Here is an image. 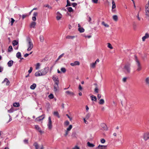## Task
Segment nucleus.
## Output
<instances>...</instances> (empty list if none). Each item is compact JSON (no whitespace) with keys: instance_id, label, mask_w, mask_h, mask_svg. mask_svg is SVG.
Instances as JSON below:
<instances>
[{"instance_id":"nucleus-10","label":"nucleus","mask_w":149,"mask_h":149,"mask_svg":"<svg viewBox=\"0 0 149 149\" xmlns=\"http://www.w3.org/2000/svg\"><path fill=\"white\" fill-rule=\"evenodd\" d=\"M45 118V115L44 114L36 118L35 119V121L36 122H39L41 120H42L43 119Z\"/></svg>"},{"instance_id":"nucleus-57","label":"nucleus","mask_w":149,"mask_h":149,"mask_svg":"<svg viewBox=\"0 0 149 149\" xmlns=\"http://www.w3.org/2000/svg\"><path fill=\"white\" fill-rule=\"evenodd\" d=\"M127 79V78L126 77L123 78V81L124 82H125L126 81Z\"/></svg>"},{"instance_id":"nucleus-42","label":"nucleus","mask_w":149,"mask_h":149,"mask_svg":"<svg viewBox=\"0 0 149 149\" xmlns=\"http://www.w3.org/2000/svg\"><path fill=\"white\" fill-rule=\"evenodd\" d=\"M54 114L58 117V118H60V116L59 115L57 111H55L54 112Z\"/></svg>"},{"instance_id":"nucleus-24","label":"nucleus","mask_w":149,"mask_h":149,"mask_svg":"<svg viewBox=\"0 0 149 149\" xmlns=\"http://www.w3.org/2000/svg\"><path fill=\"white\" fill-rule=\"evenodd\" d=\"M90 97L91 98V100L92 101H96L97 99L95 96H94L93 95H92Z\"/></svg>"},{"instance_id":"nucleus-31","label":"nucleus","mask_w":149,"mask_h":149,"mask_svg":"<svg viewBox=\"0 0 149 149\" xmlns=\"http://www.w3.org/2000/svg\"><path fill=\"white\" fill-rule=\"evenodd\" d=\"M145 81L146 84L149 87V77L147 78L146 79Z\"/></svg>"},{"instance_id":"nucleus-35","label":"nucleus","mask_w":149,"mask_h":149,"mask_svg":"<svg viewBox=\"0 0 149 149\" xmlns=\"http://www.w3.org/2000/svg\"><path fill=\"white\" fill-rule=\"evenodd\" d=\"M40 65L39 63H38L36 65V70H38L39 69Z\"/></svg>"},{"instance_id":"nucleus-64","label":"nucleus","mask_w":149,"mask_h":149,"mask_svg":"<svg viewBox=\"0 0 149 149\" xmlns=\"http://www.w3.org/2000/svg\"><path fill=\"white\" fill-rule=\"evenodd\" d=\"M36 17H32V19L34 21H35L36 20Z\"/></svg>"},{"instance_id":"nucleus-29","label":"nucleus","mask_w":149,"mask_h":149,"mask_svg":"<svg viewBox=\"0 0 149 149\" xmlns=\"http://www.w3.org/2000/svg\"><path fill=\"white\" fill-rule=\"evenodd\" d=\"M96 65L93 63H91L90 64V67L92 68H94L96 67Z\"/></svg>"},{"instance_id":"nucleus-14","label":"nucleus","mask_w":149,"mask_h":149,"mask_svg":"<svg viewBox=\"0 0 149 149\" xmlns=\"http://www.w3.org/2000/svg\"><path fill=\"white\" fill-rule=\"evenodd\" d=\"M58 84L59 83H57L54 84V90L55 92H57L58 89Z\"/></svg>"},{"instance_id":"nucleus-49","label":"nucleus","mask_w":149,"mask_h":149,"mask_svg":"<svg viewBox=\"0 0 149 149\" xmlns=\"http://www.w3.org/2000/svg\"><path fill=\"white\" fill-rule=\"evenodd\" d=\"M69 122L68 120H67V121H65V122L64 123V124L66 126H68V125H69Z\"/></svg>"},{"instance_id":"nucleus-7","label":"nucleus","mask_w":149,"mask_h":149,"mask_svg":"<svg viewBox=\"0 0 149 149\" xmlns=\"http://www.w3.org/2000/svg\"><path fill=\"white\" fill-rule=\"evenodd\" d=\"M112 7L111 11L113 13H114L116 11V10L115 9V8H116V5L115 3L113 0H112Z\"/></svg>"},{"instance_id":"nucleus-4","label":"nucleus","mask_w":149,"mask_h":149,"mask_svg":"<svg viewBox=\"0 0 149 149\" xmlns=\"http://www.w3.org/2000/svg\"><path fill=\"white\" fill-rule=\"evenodd\" d=\"M49 70V68L46 67L42 70H40L42 74V75H45L48 72Z\"/></svg>"},{"instance_id":"nucleus-17","label":"nucleus","mask_w":149,"mask_h":149,"mask_svg":"<svg viewBox=\"0 0 149 149\" xmlns=\"http://www.w3.org/2000/svg\"><path fill=\"white\" fill-rule=\"evenodd\" d=\"M35 75L36 77L40 76H42V73L40 70H39L37 72H36L35 73Z\"/></svg>"},{"instance_id":"nucleus-33","label":"nucleus","mask_w":149,"mask_h":149,"mask_svg":"<svg viewBox=\"0 0 149 149\" xmlns=\"http://www.w3.org/2000/svg\"><path fill=\"white\" fill-rule=\"evenodd\" d=\"M13 106L14 107H19V106L20 104L18 102H15L13 103Z\"/></svg>"},{"instance_id":"nucleus-13","label":"nucleus","mask_w":149,"mask_h":149,"mask_svg":"<svg viewBox=\"0 0 149 149\" xmlns=\"http://www.w3.org/2000/svg\"><path fill=\"white\" fill-rule=\"evenodd\" d=\"M56 15V18L57 20H60L62 17V14L58 12L57 13Z\"/></svg>"},{"instance_id":"nucleus-19","label":"nucleus","mask_w":149,"mask_h":149,"mask_svg":"<svg viewBox=\"0 0 149 149\" xmlns=\"http://www.w3.org/2000/svg\"><path fill=\"white\" fill-rule=\"evenodd\" d=\"M76 37V36H71L70 35H68L66 36V38L67 39L73 40Z\"/></svg>"},{"instance_id":"nucleus-38","label":"nucleus","mask_w":149,"mask_h":149,"mask_svg":"<svg viewBox=\"0 0 149 149\" xmlns=\"http://www.w3.org/2000/svg\"><path fill=\"white\" fill-rule=\"evenodd\" d=\"M67 8L69 12H71L73 11V10L71 7H68Z\"/></svg>"},{"instance_id":"nucleus-15","label":"nucleus","mask_w":149,"mask_h":149,"mask_svg":"<svg viewBox=\"0 0 149 149\" xmlns=\"http://www.w3.org/2000/svg\"><path fill=\"white\" fill-rule=\"evenodd\" d=\"M80 65V63L79 61H76L73 63H70V65L72 66H74L76 65Z\"/></svg>"},{"instance_id":"nucleus-55","label":"nucleus","mask_w":149,"mask_h":149,"mask_svg":"<svg viewBox=\"0 0 149 149\" xmlns=\"http://www.w3.org/2000/svg\"><path fill=\"white\" fill-rule=\"evenodd\" d=\"M32 68L31 67L30 68L29 70L28 71V72L29 73H31L32 71Z\"/></svg>"},{"instance_id":"nucleus-1","label":"nucleus","mask_w":149,"mask_h":149,"mask_svg":"<svg viewBox=\"0 0 149 149\" xmlns=\"http://www.w3.org/2000/svg\"><path fill=\"white\" fill-rule=\"evenodd\" d=\"M26 45L28 47L27 49L28 51H30L33 48V45L31 40L29 37L26 38Z\"/></svg>"},{"instance_id":"nucleus-5","label":"nucleus","mask_w":149,"mask_h":149,"mask_svg":"<svg viewBox=\"0 0 149 149\" xmlns=\"http://www.w3.org/2000/svg\"><path fill=\"white\" fill-rule=\"evenodd\" d=\"M130 64L129 63L126 64L124 66V69L128 72H130Z\"/></svg>"},{"instance_id":"nucleus-56","label":"nucleus","mask_w":149,"mask_h":149,"mask_svg":"<svg viewBox=\"0 0 149 149\" xmlns=\"http://www.w3.org/2000/svg\"><path fill=\"white\" fill-rule=\"evenodd\" d=\"M92 1L93 3H97L98 0H92Z\"/></svg>"},{"instance_id":"nucleus-30","label":"nucleus","mask_w":149,"mask_h":149,"mask_svg":"<svg viewBox=\"0 0 149 149\" xmlns=\"http://www.w3.org/2000/svg\"><path fill=\"white\" fill-rule=\"evenodd\" d=\"M79 31L81 33H82L84 32V29L83 27L79 28L78 29Z\"/></svg>"},{"instance_id":"nucleus-36","label":"nucleus","mask_w":149,"mask_h":149,"mask_svg":"<svg viewBox=\"0 0 149 149\" xmlns=\"http://www.w3.org/2000/svg\"><path fill=\"white\" fill-rule=\"evenodd\" d=\"M65 93L67 94H68V95H74V93L73 92H70V91H66L65 92Z\"/></svg>"},{"instance_id":"nucleus-50","label":"nucleus","mask_w":149,"mask_h":149,"mask_svg":"<svg viewBox=\"0 0 149 149\" xmlns=\"http://www.w3.org/2000/svg\"><path fill=\"white\" fill-rule=\"evenodd\" d=\"M67 4L66 6H70V2L69 1V0H67Z\"/></svg>"},{"instance_id":"nucleus-18","label":"nucleus","mask_w":149,"mask_h":149,"mask_svg":"<svg viewBox=\"0 0 149 149\" xmlns=\"http://www.w3.org/2000/svg\"><path fill=\"white\" fill-rule=\"evenodd\" d=\"M36 149H43V146H42L40 147H39L37 143H35L34 144Z\"/></svg>"},{"instance_id":"nucleus-63","label":"nucleus","mask_w":149,"mask_h":149,"mask_svg":"<svg viewBox=\"0 0 149 149\" xmlns=\"http://www.w3.org/2000/svg\"><path fill=\"white\" fill-rule=\"evenodd\" d=\"M72 149H80V148L77 146H76L75 147L73 148Z\"/></svg>"},{"instance_id":"nucleus-44","label":"nucleus","mask_w":149,"mask_h":149,"mask_svg":"<svg viewBox=\"0 0 149 149\" xmlns=\"http://www.w3.org/2000/svg\"><path fill=\"white\" fill-rule=\"evenodd\" d=\"M90 116V114L89 113H88L86 115L85 118L87 120L89 118Z\"/></svg>"},{"instance_id":"nucleus-3","label":"nucleus","mask_w":149,"mask_h":149,"mask_svg":"<svg viewBox=\"0 0 149 149\" xmlns=\"http://www.w3.org/2000/svg\"><path fill=\"white\" fill-rule=\"evenodd\" d=\"M146 17L149 19V4H146L145 6Z\"/></svg>"},{"instance_id":"nucleus-25","label":"nucleus","mask_w":149,"mask_h":149,"mask_svg":"<svg viewBox=\"0 0 149 149\" xmlns=\"http://www.w3.org/2000/svg\"><path fill=\"white\" fill-rule=\"evenodd\" d=\"M113 19L114 21L116 22L118 20V17L117 15H113Z\"/></svg>"},{"instance_id":"nucleus-8","label":"nucleus","mask_w":149,"mask_h":149,"mask_svg":"<svg viewBox=\"0 0 149 149\" xmlns=\"http://www.w3.org/2000/svg\"><path fill=\"white\" fill-rule=\"evenodd\" d=\"M52 79L54 81V83H59V81L58 80V77L56 75H54L53 76Z\"/></svg>"},{"instance_id":"nucleus-53","label":"nucleus","mask_w":149,"mask_h":149,"mask_svg":"<svg viewBox=\"0 0 149 149\" xmlns=\"http://www.w3.org/2000/svg\"><path fill=\"white\" fill-rule=\"evenodd\" d=\"M72 136L73 138H76V134L75 133H73L72 135Z\"/></svg>"},{"instance_id":"nucleus-23","label":"nucleus","mask_w":149,"mask_h":149,"mask_svg":"<svg viewBox=\"0 0 149 149\" xmlns=\"http://www.w3.org/2000/svg\"><path fill=\"white\" fill-rule=\"evenodd\" d=\"M87 146L93 148L95 146V145L89 142H88L87 143Z\"/></svg>"},{"instance_id":"nucleus-26","label":"nucleus","mask_w":149,"mask_h":149,"mask_svg":"<svg viewBox=\"0 0 149 149\" xmlns=\"http://www.w3.org/2000/svg\"><path fill=\"white\" fill-rule=\"evenodd\" d=\"M16 57L18 58H21V54L20 52H18L16 54Z\"/></svg>"},{"instance_id":"nucleus-9","label":"nucleus","mask_w":149,"mask_h":149,"mask_svg":"<svg viewBox=\"0 0 149 149\" xmlns=\"http://www.w3.org/2000/svg\"><path fill=\"white\" fill-rule=\"evenodd\" d=\"M143 138L145 141L149 139V132L145 133L143 135Z\"/></svg>"},{"instance_id":"nucleus-47","label":"nucleus","mask_w":149,"mask_h":149,"mask_svg":"<svg viewBox=\"0 0 149 149\" xmlns=\"http://www.w3.org/2000/svg\"><path fill=\"white\" fill-rule=\"evenodd\" d=\"M100 142L102 143H104L105 142V140L104 139H101L100 140Z\"/></svg>"},{"instance_id":"nucleus-52","label":"nucleus","mask_w":149,"mask_h":149,"mask_svg":"<svg viewBox=\"0 0 149 149\" xmlns=\"http://www.w3.org/2000/svg\"><path fill=\"white\" fill-rule=\"evenodd\" d=\"M11 25L12 26L13 25V23L15 21V20L13 18H11Z\"/></svg>"},{"instance_id":"nucleus-54","label":"nucleus","mask_w":149,"mask_h":149,"mask_svg":"<svg viewBox=\"0 0 149 149\" xmlns=\"http://www.w3.org/2000/svg\"><path fill=\"white\" fill-rule=\"evenodd\" d=\"M95 93H98V89L97 87H96L95 89Z\"/></svg>"},{"instance_id":"nucleus-60","label":"nucleus","mask_w":149,"mask_h":149,"mask_svg":"<svg viewBox=\"0 0 149 149\" xmlns=\"http://www.w3.org/2000/svg\"><path fill=\"white\" fill-rule=\"evenodd\" d=\"M86 119L85 118H83V120H84V122L86 124H88V121H87L86 120Z\"/></svg>"},{"instance_id":"nucleus-12","label":"nucleus","mask_w":149,"mask_h":149,"mask_svg":"<svg viewBox=\"0 0 149 149\" xmlns=\"http://www.w3.org/2000/svg\"><path fill=\"white\" fill-rule=\"evenodd\" d=\"M100 126L103 130L105 131H107L108 130V127L107 125L104 123H102L100 124Z\"/></svg>"},{"instance_id":"nucleus-16","label":"nucleus","mask_w":149,"mask_h":149,"mask_svg":"<svg viewBox=\"0 0 149 149\" xmlns=\"http://www.w3.org/2000/svg\"><path fill=\"white\" fill-rule=\"evenodd\" d=\"M149 37V34L148 33H146L145 36L142 38V40L143 41H145L146 39L148 38Z\"/></svg>"},{"instance_id":"nucleus-58","label":"nucleus","mask_w":149,"mask_h":149,"mask_svg":"<svg viewBox=\"0 0 149 149\" xmlns=\"http://www.w3.org/2000/svg\"><path fill=\"white\" fill-rule=\"evenodd\" d=\"M64 54L63 53V54H62L61 55H60L58 57L60 59L61 58H62Z\"/></svg>"},{"instance_id":"nucleus-45","label":"nucleus","mask_w":149,"mask_h":149,"mask_svg":"<svg viewBox=\"0 0 149 149\" xmlns=\"http://www.w3.org/2000/svg\"><path fill=\"white\" fill-rule=\"evenodd\" d=\"M107 47H108L111 49H112L113 48V47L111 44L109 43H107Z\"/></svg>"},{"instance_id":"nucleus-21","label":"nucleus","mask_w":149,"mask_h":149,"mask_svg":"<svg viewBox=\"0 0 149 149\" xmlns=\"http://www.w3.org/2000/svg\"><path fill=\"white\" fill-rule=\"evenodd\" d=\"M5 82H6V85H8L10 83L9 81L8 80V79L6 78L4 79V80L2 81V83H4Z\"/></svg>"},{"instance_id":"nucleus-59","label":"nucleus","mask_w":149,"mask_h":149,"mask_svg":"<svg viewBox=\"0 0 149 149\" xmlns=\"http://www.w3.org/2000/svg\"><path fill=\"white\" fill-rule=\"evenodd\" d=\"M45 6L46 7H47L49 9H51L52 8V7L50 6H49V5H48V4L45 5Z\"/></svg>"},{"instance_id":"nucleus-48","label":"nucleus","mask_w":149,"mask_h":149,"mask_svg":"<svg viewBox=\"0 0 149 149\" xmlns=\"http://www.w3.org/2000/svg\"><path fill=\"white\" fill-rule=\"evenodd\" d=\"M48 97L49 99H52L54 98V95L52 94H50L48 96Z\"/></svg>"},{"instance_id":"nucleus-32","label":"nucleus","mask_w":149,"mask_h":149,"mask_svg":"<svg viewBox=\"0 0 149 149\" xmlns=\"http://www.w3.org/2000/svg\"><path fill=\"white\" fill-rule=\"evenodd\" d=\"M102 24L106 27H108L109 26V25H108L107 24L105 23V22H102Z\"/></svg>"},{"instance_id":"nucleus-37","label":"nucleus","mask_w":149,"mask_h":149,"mask_svg":"<svg viewBox=\"0 0 149 149\" xmlns=\"http://www.w3.org/2000/svg\"><path fill=\"white\" fill-rule=\"evenodd\" d=\"M14 111V110L13 108L12 107L10 110H8V112L9 113H11L13 112Z\"/></svg>"},{"instance_id":"nucleus-11","label":"nucleus","mask_w":149,"mask_h":149,"mask_svg":"<svg viewBox=\"0 0 149 149\" xmlns=\"http://www.w3.org/2000/svg\"><path fill=\"white\" fill-rule=\"evenodd\" d=\"M95 149H107V146L99 145Z\"/></svg>"},{"instance_id":"nucleus-22","label":"nucleus","mask_w":149,"mask_h":149,"mask_svg":"<svg viewBox=\"0 0 149 149\" xmlns=\"http://www.w3.org/2000/svg\"><path fill=\"white\" fill-rule=\"evenodd\" d=\"M13 61L12 60H10L7 63V64H8V66L9 67H10L12 66V65H13Z\"/></svg>"},{"instance_id":"nucleus-39","label":"nucleus","mask_w":149,"mask_h":149,"mask_svg":"<svg viewBox=\"0 0 149 149\" xmlns=\"http://www.w3.org/2000/svg\"><path fill=\"white\" fill-rule=\"evenodd\" d=\"M18 42L16 41L15 40L13 41L12 42V44L13 46L17 45L18 44Z\"/></svg>"},{"instance_id":"nucleus-27","label":"nucleus","mask_w":149,"mask_h":149,"mask_svg":"<svg viewBox=\"0 0 149 149\" xmlns=\"http://www.w3.org/2000/svg\"><path fill=\"white\" fill-rule=\"evenodd\" d=\"M36 85L35 84H33L30 86V88L31 89L33 90L35 89L36 87Z\"/></svg>"},{"instance_id":"nucleus-2","label":"nucleus","mask_w":149,"mask_h":149,"mask_svg":"<svg viewBox=\"0 0 149 149\" xmlns=\"http://www.w3.org/2000/svg\"><path fill=\"white\" fill-rule=\"evenodd\" d=\"M136 65V70L139 72L142 69V66L139 60L136 57L135 59Z\"/></svg>"},{"instance_id":"nucleus-34","label":"nucleus","mask_w":149,"mask_h":149,"mask_svg":"<svg viewBox=\"0 0 149 149\" xmlns=\"http://www.w3.org/2000/svg\"><path fill=\"white\" fill-rule=\"evenodd\" d=\"M104 103V101L103 99H101L100 100L99 103L100 104H103Z\"/></svg>"},{"instance_id":"nucleus-43","label":"nucleus","mask_w":149,"mask_h":149,"mask_svg":"<svg viewBox=\"0 0 149 149\" xmlns=\"http://www.w3.org/2000/svg\"><path fill=\"white\" fill-rule=\"evenodd\" d=\"M40 39L41 42H42L44 41V37L43 36H40Z\"/></svg>"},{"instance_id":"nucleus-62","label":"nucleus","mask_w":149,"mask_h":149,"mask_svg":"<svg viewBox=\"0 0 149 149\" xmlns=\"http://www.w3.org/2000/svg\"><path fill=\"white\" fill-rule=\"evenodd\" d=\"M101 97V95L99 94H98L97 95V98L98 100H99L100 98Z\"/></svg>"},{"instance_id":"nucleus-41","label":"nucleus","mask_w":149,"mask_h":149,"mask_svg":"<svg viewBox=\"0 0 149 149\" xmlns=\"http://www.w3.org/2000/svg\"><path fill=\"white\" fill-rule=\"evenodd\" d=\"M61 70L62 72L63 73H65L66 72V69L65 68H62L61 69Z\"/></svg>"},{"instance_id":"nucleus-61","label":"nucleus","mask_w":149,"mask_h":149,"mask_svg":"<svg viewBox=\"0 0 149 149\" xmlns=\"http://www.w3.org/2000/svg\"><path fill=\"white\" fill-rule=\"evenodd\" d=\"M68 132H69V131H68L67 130H66L65 131V136H66L68 134Z\"/></svg>"},{"instance_id":"nucleus-6","label":"nucleus","mask_w":149,"mask_h":149,"mask_svg":"<svg viewBox=\"0 0 149 149\" xmlns=\"http://www.w3.org/2000/svg\"><path fill=\"white\" fill-rule=\"evenodd\" d=\"M47 125L49 129L51 130L52 128V123L51 120V118L50 116L48 118V122Z\"/></svg>"},{"instance_id":"nucleus-28","label":"nucleus","mask_w":149,"mask_h":149,"mask_svg":"<svg viewBox=\"0 0 149 149\" xmlns=\"http://www.w3.org/2000/svg\"><path fill=\"white\" fill-rule=\"evenodd\" d=\"M36 25V23L34 22H32L30 25V27L31 28H34Z\"/></svg>"},{"instance_id":"nucleus-20","label":"nucleus","mask_w":149,"mask_h":149,"mask_svg":"<svg viewBox=\"0 0 149 149\" xmlns=\"http://www.w3.org/2000/svg\"><path fill=\"white\" fill-rule=\"evenodd\" d=\"M35 129L36 130H38L39 132L41 133L42 132L41 130V129L38 125H35Z\"/></svg>"},{"instance_id":"nucleus-40","label":"nucleus","mask_w":149,"mask_h":149,"mask_svg":"<svg viewBox=\"0 0 149 149\" xmlns=\"http://www.w3.org/2000/svg\"><path fill=\"white\" fill-rule=\"evenodd\" d=\"M72 128V125H69V127L66 129L68 131H70Z\"/></svg>"},{"instance_id":"nucleus-51","label":"nucleus","mask_w":149,"mask_h":149,"mask_svg":"<svg viewBox=\"0 0 149 149\" xmlns=\"http://www.w3.org/2000/svg\"><path fill=\"white\" fill-rule=\"evenodd\" d=\"M100 62V60L98 58H97L95 62L93 63L96 65L97 63H99Z\"/></svg>"},{"instance_id":"nucleus-46","label":"nucleus","mask_w":149,"mask_h":149,"mask_svg":"<svg viewBox=\"0 0 149 149\" xmlns=\"http://www.w3.org/2000/svg\"><path fill=\"white\" fill-rule=\"evenodd\" d=\"M13 49L12 47L11 46H10L8 47V50L9 52H11Z\"/></svg>"}]
</instances>
